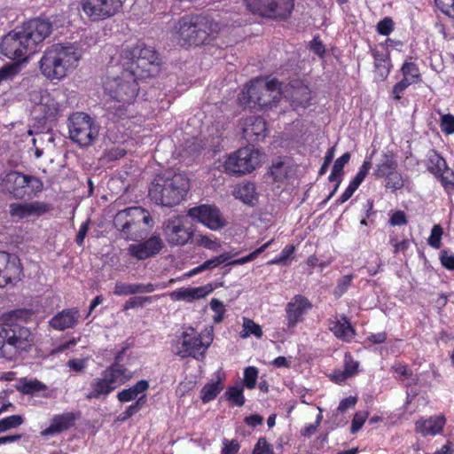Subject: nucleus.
Wrapping results in <instances>:
<instances>
[{
    "instance_id": "8fccbe9b",
    "label": "nucleus",
    "mask_w": 454,
    "mask_h": 454,
    "mask_svg": "<svg viewBox=\"0 0 454 454\" xmlns=\"http://www.w3.org/2000/svg\"><path fill=\"white\" fill-rule=\"evenodd\" d=\"M23 423V418L20 415H12L0 419V433L12 428H16Z\"/></svg>"
},
{
    "instance_id": "ddd939ff",
    "label": "nucleus",
    "mask_w": 454,
    "mask_h": 454,
    "mask_svg": "<svg viewBox=\"0 0 454 454\" xmlns=\"http://www.w3.org/2000/svg\"><path fill=\"white\" fill-rule=\"evenodd\" d=\"M253 12L267 18L286 19L293 10V0H245Z\"/></svg>"
},
{
    "instance_id": "4be33fe9",
    "label": "nucleus",
    "mask_w": 454,
    "mask_h": 454,
    "mask_svg": "<svg viewBox=\"0 0 454 454\" xmlns=\"http://www.w3.org/2000/svg\"><path fill=\"white\" fill-rule=\"evenodd\" d=\"M193 230L187 216H177L172 221V245H184L192 237Z\"/></svg>"
},
{
    "instance_id": "cd10ccee",
    "label": "nucleus",
    "mask_w": 454,
    "mask_h": 454,
    "mask_svg": "<svg viewBox=\"0 0 454 454\" xmlns=\"http://www.w3.org/2000/svg\"><path fill=\"white\" fill-rule=\"evenodd\" d=\"M214 290L211 284L198 287H182L172 292V297L178 301H193L202 299Z\"/></svg>"
},
{
    "instance_id": "a878e982",
    "label": "nucleus",
    "mask_w": 454,
    "mask_h": 454,
    "mask_svg": "<svg viewBox=\"0 0 454 454\" xmlns=\"http://www.w3.org/2000/svg\"><path fill=\"white\" fill-rule=\"evenodd\" d=\"M36 110L40 112L41 118L45 121L56 120L61 113L59 103L50 93L41 96Z\"/></svg>"
},
{
    "instance_id": "b1692460",
    "label": "nucleus",
    "mask_w": 454,
    "mask_h": 454,
    "mask_svg": "<svg viewBox=\"0 0 454 454\" xmlns=\"http://www.w3.org/2000/svg\"><path fill=\"white\" fill-rule=\"evenodd\" d=\"M270 173L276 182H284L295 173V165L287 157L276 159L270 168Z\"/></svg>"
},
{
    "instance_id": "a19ab883",
    "label": "nucleus",
    "mask_w": 454,
    "mask_h": 454,
    "mask_svg": "<svg viewBox=\"0 0 454 454\" xmlns=\"http://www.w3.org/2000/svg\"><path fill=\"white\" fill-rule=\"evenodd\" d=\"M46 388V385L36 379L30 380L24 379L20 380V386L17 387L20 392L25 395H34Z\"/></svg>"
},
{
    "instance_id": "2eb2a0df",
    "label": "nucleus",
    "mask_w": 454,
    "mask_h": 454,
    "mask_svg": "<svg viewBox=\"0 0 454 454\" xmlns=\"http://www.w3.org/2000/svg\"><path fill=\"white\" fill-rule=\"evenodd\" d=\"M186 216L212 231H218L226 224L219 208L215 205L202 204L193 207L188 210Z\"/></svg>"
},
{
    "instance_id": "f704fd0d",
    "label": "nucleus",
    "mask_w": 454,
    "mask_h": 454,
    "mask_svg": "<svg viewBox=\"0 0 454 454\" xmlns=\"http://www.w3.org/2000/svg\"><path fill=\"white\" fill-rule=\"evenodd\" d=\"M149 388V382L145 380H138L134 386L125 388L117 394V399L121 403H128L137 400L139 395L144 393Z\"/></svg>"
},
{
    "instance_id": "39448f33",
    "label": "nucleus",
    "mask_w": 454,
    "mask_h": 454,
    "mask_svg": "<svg viewBox=\"0 0 454 454\" xmlns=\"http://www.w3.org/2000/svg\"><path fill=\"white\" fill-rule=\"evenodd\" d=\"M282 94L278 80L265 81L263 78H256L245 86L238 100L245 107L266 110L275 106L280 100Z\"/></svg>"
},
{
    "instance_id": "473e14b6",
    "label": "nucleus",
    "mask_w": 454,
    "mask_h": 454,
    "mask_svg": "<svg viewBox=\"0 0 454 454\" xmlns=\"http://www.w3.org/2000/svg\"><path fill=\"white\" fill-rule=\"evenodd\" d=\"M372 56L376 78L380 81L386 80L392 67L389 53L372 51Z\"/></svg>"
},
{
    "instance_id": "e2e57ef3",
    "label": "nucleus",
    "mask_w": 454,
    "mask_h": 454,
    "mask_svg": "<svg viewBox=\"0 0 454 454\" xmlns=\"http://www.w3.org/2000/svg\"><path fill=\"white\" fill-rule=\"evenodd\" d=\"M368 418L367 411H358L354 415L350 431L352 434L358 432Z\"/></svg>"
},
{
    "instance_id": "5fc2aeb1",
    "label": "nucleus",
    "mask_w": 454,
    "mask_h": 454,
    "mask_svg": "<svg viewBox=\"0 0 454 454\" xmlns=\"http://www.w3.org/2000/svg\"><path fill=\"white\" fill-rule=\"evenodd\" d=\"M258 370L254 366L247 367L244 371V384L248 389H253L257 381Z\"/></svg>"
},
{
    "instance_id": "0eeeda50",
    "label": "nucleus",
    "mask_w": 454,
    "mask_h": 454,
    "mask_svg": "<svg viewBox=\"0 0 454 454\" xmlns=\"http://www.w3.org/2000/svg\"><path fill=\"white\" fill-rule=\"evenodd\" d=\"M0 188L14 199L32 198L43 191V183L35 176L11 170L0 176Z\"/></svg>"
},
{
    "instance_id": "f03ea898",
    "label": "nucleus",
    "mask_w": 454,
    "mask_h": 454,
    "mask_svg": "<svg viewBox=\"0 0 454 454\" xmlns=\"http://www.w3.org/2000/svg\"><path fill=\"white\" fill-rule=\"evenodd\" d=\"M51 33V23L43 19H33L23 23L20 29L9 32L1 42V53L6 58L24 62L36 51L37 45Z\"/></svg>"
},
{
    "instance_id": "052dcab7",
    "label": "nucleus",
    "mask_w": 454,
    "mask_h": 454,
    "mask_svg": "<svg viewBox=\"0 0 454 454\" xmlns=\"http://www.w3.org/2000/svg\"><path fill=\"white\" fill-rule=\"evenodd\" d=\"M370 168H371V160L366 159L363 162L358 172L356 173V175L355 176V177L352 179L351 182L359 187V185L362 184V182L364 180L365 176H367Z\"/></svg>"
},
{
    "instance_id": "4c0bfd02",
    "label": "nucleus",
    "mask_w": 454,
    "mask_h": 454,
    "mask_svg": "<svg viewBox=\"0 0 454 454\" xmlns=\"http://www.w3.org/2000/svg\"><path fill=\"white\" fill-rule=\"evenodd\" d=\"M358 368V362L355 361L349 354H346L344 357V371L335 372L333 379L336 382H342L348 378L353 376Z\"/></svg>"
},
{
    "instance_id": "c9c22d12",
    "label": "nucleus",
    "mask_w": 454,
    "mask_h": 454,
    "mask_svg": "<svg viewBox=\"0 0 454 454\" xmlns=\"http://www.w3.org/2000/svg\"><path fill=\"white\" fill-rule=\"evenodd\" d=\"M350 160V153H345L340 157H339L333 166L332 172L328 177L330 182H335L336 184L334 186V189L330 193L328 199L333 196V194L336 192L340 182H341V176L343 175V168L344 166Z\"/></svg>"
},
{
    "instance_id": "37998d69",
    "label": "nucleus",
    "mask_w": 454,
    "mask_h": 454,
    "mask_svg": "<svg viewBox=\"0 0 454 454\" xmlns=\"http://www.w3.org/2000/svg\"><path fill=\"white\" fill-rule=\"evenodd\" d=\"M263 333L262 327L254 322L252 319L244 317L243 319V330L240 333V336L244 339L248 338L251 335L256 338H262Z\"/></svg>"
},
{
    "instance_id": "58836bf2",
    "label": "nucleus",
    "mask_w": 454,
    "mask_h": 454,
    "mask_svg": "<svg viewBox=\"0 0 454 454\" xmlns=\"http://www.w3.org/2000/svg\"><path fill=\"white\" fill-rule=\"evenodd\" d=\"M401 72L403 79H407L412 84L421 82V74L419 67L411 61H404L401 67Z\"/></svg>"
},
{
    "instance_id": "423d86ee",
    "label": "nucleus",
    "mask_w": 454,
    "mask_h": 454,
    "mask_svg": "<svg viewBox=\"0 0 454 454\" xmlns=\"http://www.w3.org/2000/svg\"><path fill=\"white\" fill-rule=\"evenodd\" d=\"M113 223L126 239L132 240L144 238L153 226L149 211L142 207H130L118 211Z\"/></svg>"
},
{
    "instance_id": "bf43d9fd",
    "label": "nucleus",
    "mask_w": 454,
    "mask_h": 454,
    "mask_svg": "<svg viewBox=\"0 0 454 454\" xmlns=\"http://www.w3.org/2000/svg\"><path fill=\"white\" fill-rule=\"evenodd\" d=\"M151 301L148 296H134L129 298L123 305V310H128L137 307H143L146 302Z\"/></svg>"
},
{
    "instance_id": "864d4df0",
    "label": "nucleus",
    "mask_w": 454,
    "mask_h": 454,
    "mask_svg": "<svg viewBox=\"0 0 454 454\" xmlns=\"http://www.w3.org/2000/svg\"><path fill=\"white\" fill-rule=\"evenodd\" d=\"M29 215L41 216L52 210V206L46 202L35 201L28 203Z\"/></svg>"
},
{
    "instance_id": "e433bc0d",
    "label": "nucleus",
    "mask_w": 454,
    "mask_h": 454,
    "mask_svg": "<svg viewBox=\"0 0 454 454\" xmlns=\"http://www.w3.org/2000/svg\"><path fill=\"white\" fill-rule=\"evenodd\" d=\"M427 170L434 176L441 175V172H445L448 168L446 160L435 151H430L427 153Z\"/></svg>"
},
{
    "instance_id": "393cba45",
    "label": "nucleus",
    "mask_w": 454,
    "mask_h": 454,
    "mask_svg": "<svg viewBox=\"0 0 454 454\" xmlns=\"http://www.w3.org/2000/svg\"><path fill=\"white\" fill-rule=\"evenodd\" d=\"M75 416L73 412H65L55 415L50 426L41 432L43 436L54 435L68 430L74 425Z\"/></svg>"
},
{
    "instance_id": "6e6d98bb",
    "label": "nucleus",
    "mask_w": 454,
    "mask_h": 454,
    "mask_svg": "<svg viewBox=\"0 0 454 454\" xmlns=\"http://www.w3.org/2000/svg\"><path fill=\"white\" fill-rule=\"evenodd\" d=\"M440 128L445 135L454 134V115L450 114H442L440 119Z\"/></svg>"
},
{
    "instance_id": "4d7b16f0",
    "label": "nucleus",
    "mask_w": 454,
    "mask_h": 454,
    "mask_svg": "<svg viewBox=\"0 0 454 454\" xmlns=\"http://www.w3.org/2000/svg\"><path fill=\"white\" fill-rule=\"evenodd\" d=\"M252 454H274L273 446L267 442L266 438L261 437L254 445Z\"/></svg>"
},
{
    "instance_id": "69168bd1",
    "label": "nucleus",
    "mask_w": 454,
    "mask_h": 454,
    "mask_svg": "<svg viewBox=\"0 0 454 454\" xmlns=\"http://www.w3.org/2000/svg\"><path fill=\"white\" fill-rule=\"evenodd\" d=\"M240 445L237 440L223 439L221 454H238Z\"/></svg>"
},
{
    "instance_id": "7c9ffc66",
    "label": "nucleus",
    "mask_w": 454,
    "mask_h": 454,
    "mask_svg": "<svg viewBox=\"0 0 454 454\" xmlns=\"http://www.w3.org/2000/svg\"><path fill=\"white\" fill-rule=\"evenodd\" d=\"M329 328L335 337L343 341H350L355 335V331L346 317H336L332 319Z\"/></svg>"
},
{
    "instance_id": "aec40b11",
    "label": "nucleus",
    "mask_w": 454,
    "mask_h": 454,
    "mask_svg": "<svg viewBox=\"0 0 454 454\" xmlns=\"http://www.w3.org/2000/svg\"><path fill=\"white\" fill-rule=\"evenodd\" d=\"M149 197L157 205L170 206V184H168V179L157 176L149 189Z\"/></svg>"
},
{
    "instance_id": "de8ad7c7",
    "label": "nucleus",
    "mask_w": 454,
    "mask_h": 454,
    "mask_svg": "<svg viewBox=\"0 0 454 454\" xmlns=\"http://www.w3.org/2000/svg\"><path fill=\"white\" fill-rule=\"evenodd\" d=\"M435 177L448 194L454 192V172L451 169L448 168L445 172H441V175H437Z\"/></svg>"
},
{
    "instance_id": "774afa93",
    "label": "nucleus",
    "mask_w": 454,
    "mask_h": 454,
    "mask_svg": "<svg viewBox=\"0 0 454 454\" xmlns=\"http://www.w3.org/2000/svg\"><path fill=\"white\" fill-rule=\"evenodd\" d=\"M440 261L442 265L450 270H454V254L447 250H442L440 253Z\"/></svg>"
},
{
    "instance_id": "c756f323",
    "label": "nucleus",
    "mask_w": 454,
    "mask_h": 454,
    "mask_svg": "<svg viewBox=\"0 0 454 454\" xmlns=\"http://www.w3.org/2000/svg\"><path fill=\"white\" fill-rule=\"evenodd\" d=\"M232 196L246 205L254 206L258 200L256 186L252 182H242L235 185Z\"/></svg>"
},
{
    "instance_id": "f3484780",
    "label": "nucleus",
    "mask_w": 454,
    "mask_h": 454,
    "mask_svg": "<svg viewBox=\"0 0 454 454\" xmlns=\"http://www.w3.org/2000/svg\"><path fill=\"white\" fill-rule=\"evenodd\" d=\"M162 248V241L158 236H152L139 244H131L128 248L129 254L137 260H145L158 254Z\"/></svg>"
},
{
    "instance_id": "c03bdc74",
    "label": "nucleus",
    "mask_w": 454,
    "mask_h": 454,
    "mask_svg": "<svg viewBox=\"0 0 454 454\" xmlns=\"http://www.w3.org/2000/svg\"><path fill=\"white\" fill-rule=\"evenodd\" d=\"M20 72L19 62L8 63L0 68V84L4 82L12 81Z\"/></svg>"
},
{
    "instance_id": "bb28decb",
    "label": "nucleus",
    "mask_w": 454,
    "mask_h": 454,
    "mask_svg": "<svg viewBox=\"0 0 454 454\" xmlns=\"http://www.w3.org/2000/svg\"><path fill=\"white\" fill-rule=\"evenodd\" d=\"M293 105L305 106L310 100V90L300 81H294L283 92Z\"/></svg>"
},
{
    "instance_id": "09e8293b",
    "label": "nucleus",
    "mask_w": 454,
    "mask_h": 454,
    "mask_svg": "<svg viewBox=\"0 0 454 454\" xmlns=\"http://www.w3.org/2000/svg\"><path fill=\"white\" fill-rule=\"evenodd\" d=\"M385 187L392 192L402 189L404 186V179L397 170L385 178Z\"/></svg>"
},
{
    "instance_id": "a18cd8bd",
    "label": "nucleus",
    "mask_w": 454,
    "mask_h": 454,
    "mask_svg": "<svg viewBox=\"0 0 454 454\" xmlns=\"http://www.w3.org/2000/svg\"><path fill=\"white\" fill-rule=\"evenodd\" d=\"M226 399L236 406H242L245 403L243 387L239 385L230 387L225 392Z\"/></svg>"
},
{
    "instance_id": "ea45409f",
    "label": "nucleus",
    "mask_w": 454,
    "mask_h": 454,
    "mask_svg": "<svg viewBox=\"0 0 454 454\" xmlns=\"http://www.w3.org/2000/svg\"><path fill=\"white\" fill-rule=\"evenodd\" d=\"M146 395H141L132 404L129 405L127 409L118 416L117 419L121 422L128 420L141 411L146 403Z\"/></svg>"
},
{
    "instance_id": "9b49d317",
    "label": "nucleus",
    "mask_w": 454,
    "mask_h": 454,
    "mask_svg": "<svg viewBox=\"0 0 454 454\" xmlns=\"http://www.w3.org/2000/svg\"><path fill=\"white\" fill-rule=\"evenodd\" d=\"M262 161V154L258 149L246 146L229 154L224 162V171L231 176H244L253 172Z\"/></svg>"
},
{
    "instance_id": "5701e85b",
    "label": "nucleus",
    "mask_w": 454,
    "mask_h": 454,
    "mask_svg": "<svg viewBox=\"0 0 454 454\" xmlns=\"http://www.w3.org/2000/svg\"><path fill=\"white\" fill-rule=\"evenodd\" d=\"M225 373L223 369H218L214 373V379L204 385L200 390V399L203 403H207L213 401L223 389V380Z\"/></svg>"
},
{
    "instance_id": "c85d7f7f",
    "label": "nucleus",
    "mask_w": 454,
    "mask_h": 454,
    "mask_svg": "<svg viewBox=\"0 0 454 454\" xmlns=\"http://www.w3.org/2000/svg\"><path fill=\"white\" fill-rule=\"evenodd\" d=\"M445 424V418L442 415L421 419L415 424V430L422 435H436L440 434Z\"/></svg>"
},
{
    "instance_id": "9d476101",
    "label": "nucleus",
    "mask_w": 454,
    "mask_h": 454,
    "mask_svg": "<svg viewBox=\"0 0 454 454\" xmlns=\"http://www.w3.org/2000/svg\"><path fill=\"white\" fill-rule=\"evenodd\" d=\"M69 138L80 147L91 145L98 136V126L83 112L72 114L67 120Z\"/></svg>"
},
{
    "instance_id": "3c124183",
    "label": "nucleus",
    "mask_w": 454,
    "mask_h": 454,
    "mask_svg": "<svg viewBox=\"0 0 454 454\" xmlns=\"http://www.w3.org/2000/svg\"><path fill=\"white\" fill-rule=\"evenodd\" d=\"M443 235V230L441 225L435 224L431 230L430 236L427 239L428 245L435 249H439L442 245V238Z\"/></svg>"
},
{
    "instance_id": "6ab92c4d",
    "label": "nucleus",
    "mask_w": 454,
    "mask_h": 454,
    "mask_svg": "<svg viewBox=\"0 0 454 454\" xmlns=\"http://www.w3.org/2000/svg\"><path fill=\"white\" fill-rule=\"evenodd\" d=\"M80 318V311L77 308L64 309L53 316L50 321V326L57 331H65L74 328Z\"/></svg>"
},
{
    "instance_id": "20e7f679",
    "label": "nucleus",
    "mask_w": 454,
    "mask_h": 454,
    "mask_svg": "<svg viewBox=\"0 0 454 454\" xmlns=\"http://www.w3.org/2000/svg\"><path fill=\"white\" fill-rule=\"evenodd\" d=\"M21 313V310L12 311L0 322V358L13 359L33 340L29 329L18 321Z\"/></svg>"
},
{
    "instance_id": "412c9836",
    "label": "nucleus",
    "mask_w": 454,
    "mask_h": 454,
    "mask_svg": "<svg viewBox=\"0 0 454 454\" xmlns=\"http://www.w3.org/2000/svg\"><path fill=\"white\" fill-rule=\"evenodd\" d=\"M266 122L262 117L251 116L245 120L243 136L249 142H259L266 137Z\"/></svg>"
},
{
    "instance_id": "0e129e2a",
    "label": "nucleus",
    "mask_w": 454,
    "mask_h": 454,
    "mask_svg": "<svg viewBox=\"0 0 454 454\" xmlns=\"http://www.w3.org/2000/svg\"><path fill=\"white\" fill-rule=\"evenodd\" d=\"M394 29V22L391 18L386 17L380 20L376 27V30L380 35H388Z\"/></svg>"
},
{
    "instance_id": "338daca9",
    "label": "nucleus",
    "mask_w": 454,
    "mask_h": 454,
    "mask_svg": "<svg viewBox=\"0 0 454 454\" xmlns=\"http://www.w3.org/2000/svg\"><path fill=\"white\" fill-rule=\"evenodd\" d=\"M197 244L212 251H216L221 246L216 239H212L209 237L203 235H200L197 238Z\"/></svg>"
},
{
    "instance_id": "680f3d73",
    "label": "nucleus",
    "mask_w": 454,
    "mask_h": 454,
    "mask_svg": "<svg viewBox=\"0 0 454 454\" xmlns=\"http://www.w3.org/2000/svg\"><path fill=\"white\" fill-rule=\"evenodd\" d=\"M437 8L445 15L454 19V0H434Z\"/></svg>"
},
{
    "instance_id": "f257e3e1",
    "label": "nucleus",
    "mask_w": 454,
    "mask_h": 454,
    "mask_svg": "<svg viewBox=\"0 0 454 454\" xmlns=\"http://www.w3.org/2000/svg\"><path fill=\"white\" fill-rule=\"evenodd\" d=\"M120 58L127 70L117 76L105 77L102 88L109 112L123 119L128 116L129 107L138 96L137 79L157 75L160 71L161 59L154 48L142 42L125 47Z\"/></svg>"
},
{
    "instance_id": "49530a36",
    "label": "nucleus",
    "mask_w": 454,
    "mask_h": 454,
    "mask_svg": "<svg viewBox=\"0 0 454 454\" xmlns=\"http://www.w3.org/2000/svg\"><path fill=\"white\" fill-rule=\"evenodd\" d=\"M9 214L13 220H21L29 217L28 203H11L9 206Z\"/></svg>"
},
{
    "instance_id": "79ce46f5",
    "label": "nucleus",
    "mask_w": 454,
    "mask_h": 454,
    "mask_svg": "<svg viewBox=\"0 0 454 454\" xmlns=\"http://www.w3.org/2000/svg\"><path fill=\"white\" fill-rule=\"evenodd\" d=\"M128 348L129 346L122 347L121 349L116 353L114 363L106 368L116 370L119 376L127 379V380H129L131 379V375L129 373L128 369L123 364H121V361Z\"/></svg>"
},
{
    "instance_id": "72a5a7b5",
    "label": "nucleus",
    "mask_w": 454,
    "mask_h": 454,
    "mask_svg": "<svg viewBox=\"0 0 454 454\" xmlns=\"http://www.w3.org/2000/svg\"><path fill=\"white\" fill-rule=\"evenodd\" d=\"M398 162L395 155L386 153L382 155L380 162L376 165L373 175L376 178H386L397 170Z\"/></svg>"
},
{
    "instance_id": "603ef678",
    "label": "nucleus",
    "mask_w": 454,
    "mask_h": 454,
    "mask_svg": "<svg viewBox=\"0 0 454 454\" xmlns=\"http://www.w3.org/2000/svg\"><path fill=\"white\" fill-rule=\"evenodd\" d=\"M354 278L353 275H345L341 277L334 288L333 294L335 297H341L351 286L352 280Z\"/></svg>"
},
{
    "instance_id": "f8f14e48",
    "label": "nucleus",
    "mask_w": 454,
    "mask_h": 454,
    "mask_svg": "<svg viewBox=\"0 0 454 454\" xmlns=\"http://www.w3.org/2000/svg\"><path fill=\"white\" fill-rule=\"evenodd\" d=\"M118 375V372L112 368H106L101 372V377L94 378L90 385V390L86 394L87 400L106 398L120 386L128 382Z\"/></svg>"
},
{
    "instance_id": "6e6552de",
    "label": "nucleus",
    "mask_w": 454,
    "mask_h": 454,
    "mask_svg": "<svg viewBox=\"0 0 454 454\" xmlns=\"http://www.w3.org/2000/svg\"><path fill=\"white\" fill-rule=\"evenodd\" d=\"M215 25L207 18L194 15L182 18L177 26L176 33L180 39L189 45H200L207 42L215 31Z\"/></svg>"
},
{
    "instance_id": "13d9d810",
    "label": "nucleus",
    "mask_w": 454,
    "mask_h": 454,
    "mask_svg": "<svg viewBox=\"0 0 454 454\" xmlns=\"http://www.w3.org/2000/svg\"><path fill=\"white\" fill-rule=\"evenodd\" d=\"M210 308L215 312V316L213 317L214 322L217 324L222 322L225 313L223 302L217 299H212L210 301Z\"/></svg>"
},
{
    "instance_id": "a211bd4d",
    "label": "nucleus",
    "mask_w": 454,
    "mask_h": 454,
    "mask_svg": "<svg viewBox=\"0 0 454 454\" xmlns=\"http://www.w3.org/2000/svg\"><path fill=\"white\" fill-rule=\"evenodd\" d=\"M310 308L311 303L306 297L295 295L291 301L287 303L286 308L288 327H294Z\"/></svg>"
},
{
    "instance_id": "4468645a",
    "label": "nucleus",
    "mask_w": 454,
    "mask_h": 454,
    "mask_svg": "<svg viewBox=\"0 0 454 454\" xmlns=\"http://www.w3.org/2000/svg\"><path fill=\"white\" fill-rule=\"evenodd\" d=\"M82 10L91 21L114 17L122 7L121 0H81Z\"/></svg>"
},
{
    "instance_id": "7ed1b4c3",
    "label": "nucleus",
    "mask_w": 454,
    "mask_h": 454,
    "mask_svg": "<svg viewBox=\"0 0 454 454\" xmlns=\"http://www.w3.org/2000/svg\"><path fill=\"white\" fill-rule=\"evenodd\" d=\"M82 59V51L73 43H55L48 47L39 61L40 70L47 79L61 80L75 69Z\"/></svg>"
},
{
    "instance_id": "1a4fd4ad",
    "label": "nucleus",
    "mask_w": 454,
    "mask_h": 454,
    "mask_svg": "<svg viewBox=\"0 0 454 454\" xmlns=\"http://www.w3.org/2000/svg\"><path fill=\"white\" fill-rule=\"evenodd\" d=\"M212 342V327L205 329L201 333H197L192 327H185L182 329L177 340V354L183 357L192 356L200 359L205 356Z\"/></svg>"
},
{
    "instance_id": "2f4dec72",
    "label": "nucleus",
    "mask_w": 454,
    "mask_h": 454,
    "mask_svg": "<svg viewBox=\"0 0 454 454\" xmlns=\"http://www.w3.org/2000/svg\"><path fill=\"white\" fill-rule=\"evenodd\" d=\"M190 181L186 175L178 173L172 176V204H178L187 198Z\"/></svg>"
},
{
    "instance_id": "dca6fc26",
    "label": "nucleus",
    "mask_w": 454,
    "mask_h": 454,
    "mask_svg": "<svg viewBox=\"0 0 454 454\" xmlns=\"http://www.w3.org/2000/svg\"><path fill=\"white\" fill-rule=\"evenodd\" d=\"M23 266L18 256L0 251V288L16 285L21 280Z\"/></svg>"
}]
</instances>
